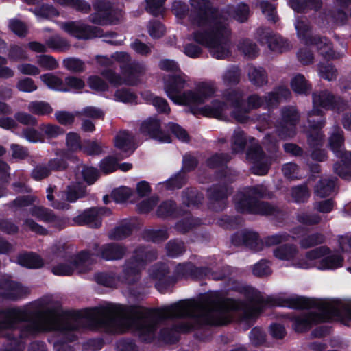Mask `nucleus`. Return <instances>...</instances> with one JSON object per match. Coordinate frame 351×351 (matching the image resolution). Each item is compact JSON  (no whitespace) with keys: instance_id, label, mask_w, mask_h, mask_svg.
Wrapping results in <instances>:
<instances>
[{"instance_id":"nucleus-1","label":"nucleus","mask_w":351,"mask_h":351,"mask_svg":"<svg viewBox=\"0 0 351 351\" xmlns=\"http://www.w3.org/2000/svg\"><path fill=\"white\" fill-rule=\"evenodd\" d=\"M191 4L189 21L194 30L193 39L207 47L215 58L228 57L231 47L229 22L232 18L240 23L246 21L250 15L248 5L240 3L219 10L208 0H191Z\"/></svg>"},{"instance_id":"nucleus-2","label":"nucleus","mask_w":351,"mask_h":351,"mask_svg":"<svg viewBox=\"0 0 351 351\" xmlns=\"http://www.w3.org/2000/svg\"><path fill=\"white\" fill-rule=\"evenodd\" d=\"M189 77L183 73L169 75L165 80L164 84L167 95L176 104L188 106L195 115L225 117L224 105L217 101L202 106L216 93L217 88L215 84L211 82H199L195 84L194 90L184 91V89L189 86Z\"/></svg>"},{"instance_id":"nucleus-3","label":"nucleus","mask_w":351,"mask_h":351,"mask_svg":"<svg viewBox=\"0 0 351 351\" xmlns=\"http://www.w3.org/2000/svg\"><path fill=\"white\" fill-rule=\"evenodd\" d=\"M288 302L291 308H309L293 319V328L297 332H302L312 324L328 322L335 317L351 319V302L318 301L302 297L289 298Z\"/></svg>"},{"instance_id":"nucleus-4","label":"nucleus","mask_w":351,"mask_h":351,"mask_svg":"<svg viewBox=\"0 0 351 351\" xmlns=\"http://www.w3.org/2000/svg\"><path fill=\"white\" fill-rule=\"evenodd\" d=\"M313 109L307 113V121L310 131L307 134L308 143L311 147H317L322 144L324 135L320 129L325 125L322 118V108L326 110H343L347 106L341 99H335L333 95L328 90H320L313 93Z\"/></svg>"},{"instance_id":"nucleus-5","label":"nucleus","mask_w":351,"mask_h":351,"mask_svg":"<svg viewBox=\"0 0 351 351\" xmlns=\"http://www.w3.org/2000/svg\"><path fill=\"white\" fill-rule=\"evenodd\" d=\"M112 58L114 63L121 64L122 76L111 69L104 70L101 74L110 84L114 86L122 84L134 86L140 82V77L144 75L146 70L144 64L138 62L130 63L131 57L125 51L114 53Z\"/></svg>"},{"instance_id":"nucleus-6","label":"nucleus","mask_w":351,"mask_h":351,"mask_svg":"<svg viewBox=\"0 0 351 351\" xmlns=\"http://www.w3.org/2000/svg\"><path fill=\"white\" fill-rule=\"evenodd\" d=\"M323 258L317 266L319 269H335L342 267L343 258L337 252L331 253L326 246H321L308 251L306 254V261L295 262L294 267L301 269H308L315 266L314 261Z\"/></svg>"},{"instance_id":"nucleus-7","label":"nucleus","mask_w":351,"mask_h":351,"mask_svg":"<svg viewBox=\"0 0 351 351\" xmlns=\"http://www.w3.org/2000/svg\"><path fill=\"white\" fill-rule=\"evenodd\" d=\"M156 252L152 250L141 247L136 248L124 265L121 280L128 284L135 282L138 278L140 271L147 263L156 259Z\"/></svg>"},{"instance_id":"nucleus-8","label":"nucleus","mask_w":351,"mask_h":351,"mask_svg":"<svg viewBox=\"0 0 351 351\" xmlns=\"http://www.w3.org/2000/svg\"><path fill=\"white\" fill-rule=\"evenodd\" d=\"M244 92L239 88L227 89L222 93L223 101L219 99L213 100L210 104L214 101H219L220 104L224 105L225 109L223 110L225 117L219 118L212 117L219 120L227 121L229 119L230 115L236 121L237 117L234 114L235 112L239 114L242 112L243 103H244Z\"/></svg>"},{"instance_id":"nucleus-9","label":"nucleus","mask_w":351,"mask_h":351,"mask_svg":"<svg viewBox=\"0 0 351 351\" xmlns=\"http://www.w3.org/2000/svg\"><path fill=\"white\" fill-rule=\"evenodd\" d=\"M94 13L90 16V21L97 25L113 23L121 17L120 10L114 8L105 0H97L93 3Z\"/></svg>"},{"instance_id":"nucleus-10","label":"nucleus","mask_w":351,"mask_h":351,"mask_svg":"<svg viewBox=\"0 0 351 351\" xmlns=\"http://www.w3.org/2000/svg\"><path fill=\"white\" fill-rule=\"evenodd\" d=\"M244 197L243 194H237L234 198L235 208L240 213L273 215L278 211L276 207L267 202L256 201L252 203L250 202L243 203V201L246 200Z\"/></svg>"},{"instance_id":"nucleus-11","label":"nucleus","mask_w":351,"mask_h":351,"mask_svg":"<svg viewBox=\"0 0 351 351\" xmlns=\"http://www.w3.org/2000/svg\"><path fill=\"white\" fill-rule=\"evenodd\" d=\"M89 253L83 252L75 260H67L66 263H60L52 267V272L56 276H70L75 271L80 273L87 271L89 268Z\"/></svg>"},{"instance_id":"nucleus-12","label":"nucleus","mask_w":351,"mask_h":351,"mask_svg":"<svg viewBox=\"0 0 351 351\" xmlns=\"http://www.w3.org/2000/svg\"><path fill=\"white\" fill-rule=\"evenodd\" d=\"M60 28L69 35L82 40L101 36V29L85 24L81 21H69L60 23Z\"/></svg>"},{"instance_id":"nucleus-13","label":"nucleus","mask_w":351,"mask_h":351,"mask_svg":"<svg viewBox=\"0 0 351 351\" xmlns=\"http://www.w3.org/2000/svg\"><path fill=\"white\" fill-rule=\"evenodd\" d=\"M300 119L296 108L287 106L281 110V121L277 127V133L280 138H291L295 134V125Z\"/></svg>"},{"instance_id":"nucleus-14","label":"nucleus","mask_w":351,"mask_h":351,"mask_svg":"<svg viewBox=\"0 0 351 351\" xmlns=\"http://www.w3.org/2000/svg\"><path fill=\"white\" fill-rule=\"evenodd\" d=\"M86 188L79 184H73L67 186L64 191L60 192L59 199L53 202L51 206L59 210L69 208L67 202L73 203L77 199L85 197Z\"/></svg>"},{"instance_id":"nucleus-15","label":"nucleus","mask_w":351,"mask_h":351,"mask_svg":"<svg viewBox=\"0 0 351 351\" xmlns=\"http://www.w3.org/2000/svg\"><path fill=\"white\" fill-rule=\"evenodd\" d=\"M257 34L260 42L267 43L269 48L274 51L282 53L289 50L292 47L287 39L274 34L269 29L260 28Z\"/></svg>"},{"instance_id":"nucleus-16","label":"nucleus","mask_w":351,"mask_h":351,"mask_svg":"<svg viewBox=\"0 0 351 351\" xmlns=\"http://www.w3.org/2000/svg\"><path fill=\"white\" fill-rule=\"evenodd\" d=\"M247 160L253 164L251 169L254 174L263 176L267 173L269 159L265 156L258 145L252 144L248 149Z\"/></svg>"},{"instance_id":"nucleus-17","label":"nucleus","mask_w":351,"mask_h":351,"mask_svg":"<svg viewBox=\"0 0 351 351\" xmlns=\"http://www.w3.org/2000/svg\"><path fill=\"white\" fill-rule=\"evenodd\" d=\"M110 213V210L106 208H93L74 217L73 221L75 225H86L91 228H98L101 223V217L108 215Z\"/></svg>"},{"instance_id":"nucleus-18","label":"nucleus","mask_w":351,"mask_h":351,"mask_svg":"<svg viewBox=\"0 0 351 351\" xmlns=\"http://www.w3.org/2000/svg\"><path fill=\"white\" fill-rule=\"evenodd\" d=\"M30 214L43 222L50 223L51 226L61 230L66 226L64 219L56 216L53 211L41 206H34L30 208Z\"/></svg>"},{"instance_id":"nucleus-19","label":"nucleus","mask_w":351,"mask_h":351,"mask_svg":"<svg viewBox=\"0 0 351 351\" xmlns=\"http://www.w3.org/2000/svg\"><path fill=\"white\" fill-rule=\"evenodd\" d=\"M29 293L28 288L14 281H5L0 285V298L16 300Z\"/></svg>"},{"instance_id":"nucleus-20","label":"nucleus","mask_w":351,"mask_h":351,"mask_svg":"<svg viewBox=\"0 0 351 351\" xmlns=\"http://www.w3.org/2000/svg\"><path fill=\"white\" fill-rule=\"evenodd\" d=\"M140 130L143 134L149 136L160 143L171 142V136L160 130V123L155 119L150 118L145 121L141 124Z\"/></svg>"},{"instance_id":"nucleus-21","label":"nucleus","mask_w":351,"mask_h":351,"mask_svg":"<svg viewBox=\"0 0 351 351\" xmlns=\"http://www.w3.org/2000/svg\"><path fill=\"white\" fill-rule=\"evenodd\" d=\"M266 103V95L261 97L256 94H254L247 97V101L244 100L242 112L239 114L237 111L234 112L237 117V121L244 123L249 120V112L261 107L263 104Z\"/></svg>"},{"instance_id":"nucleus-22","label":"nucleus","mask_w":351,"mask_h":351,"mask_svg":"<svg viewBox=\"0 0 351 351\" xmlns=\"http://www.w3.org/2000/svg\"><path fill=\"white\" fill-rule=\"evenodd\" d=\"M230 193L226 186H215L208 191V195L210 201L211 207L215 210H223L226 205V198Z\"/></svg>"},{"instance_id":"nucleus-23","label":"nucleus","mask_w":351,"mask_h":351,"mask_svg":"<svg viewBox=\"0 0 351 351\" xmlns=\"http://www.w3.org/2000/svg\"><path fill=\"white\" fill-rule=\"evenodd\" d=\"M299 250L298 247L293 244H285L279 245L273 250V254L275 258L280 261H293L292 265L295 262H302L306 261V257L300 260H295Z\"/></svg>"},{"instance_id":"nucleus-24","label":"nucleus","mask_w":351,"mask_h":351,"mask_svg":"<svg viewBox=\"0 0 351 351\" xmlns=\"http://www.w3.org/2000/svg\"><path fill=\"white\" fill-rule=\"evenodd\" d=\"M101 256L106 261L121 259L127 252V248L119 243H108L101 247Z\"/></svg>"},{"instance_id":"nucleus-25","label":"nucleus","mask_w":351,"mask_h":351,"mask_svg":"<svg viewBox=\"0 0 351 351\" xmlns=\"http://www.w3.org/2000/svg\"><path fill=\"white\" fill-rule=\"evenodd\" d=\"M175 273L178 278H186L189 276L202 278L208 276L210 271L208 268H196L191 263H184L178 265Z\"/></svg>"},{"instance_id":"nucleus-26","label":"nucleus","mask_w":351,"mask_h":351,"mask_svg":"<svg viewBox=\"0 0 351 351\" xmlns=\"http://www.w3.org/2000/svg\"><path fill=\"white\" fill-rule=\"evenodd\" d=\"M116 147L127 154L133 152L135 149L134 136L127 130L120 131L117 134L114 139Z\"/></svg>"},{"instance_id":"nucleus-27","label":"nucleus","mask_w":351,"mask_h":351,"mask_svg":"<svg viewBox=\"0 0 351 351\" xmlns=\"http://www.w3.org/2000/svg\"><path fill=\"white\" fill-rule=\"evenodd\" d=\"M237 194H243L246 200L243 203L247 202H253L257 201V198L266 197L270 196L267 188L263 185H258L254 187H248L244 189L243 191H239Z\"/></svg>"},{"instance_id":"nucleus-28","label":"nucleus","mask_w":351,"mask_h":351,"mask_svg":"<svg viewBox=\"0 0 351 351\" xmlns=\"http://www.w3.org/2000/svg\"><path fill=\"white\" fill-rule=\"evenodd\" d=\"M290 86L294 93L300 95L308 94L312 88L310 82L304 75L300 73H297L292 77Z\"/></svg>"},{"instance_id":"nucleus-29","label":"nucleus","mask_w":351,"mask_h":351,"mask_svg":"<svg viewBox=\"0 0 351 351\" xmlns=\"http://www.w3.org/2000/svg\"><path fill=\"white\" fill-rule=\"evenodd\" d=\"M243 244L254 252L264 249V243L259 239L258 234L253 231H245L241 234Z\"/></svg>"},{"instance_id":"nucleus-30","label":"nucleus","mask_w":351,"mask_h":351,"mask_svg":"<svg viewBox=\"0 0 351 351\" xmlns=\"http://www.w3.org/2000/svg\"><path fill=\"white\" fill-rule=\"evenodd\" d=\"M248 77L250 82L257 87L263 86L268 82L267 74L261 67L250 66L248 68Z\"/></svg>"},{"instance_id":"nucleus-31","label":"nucleus","mask_w":351,"mask_h":351,"mask_svg":"<svg viewBox=\"0 0 351 351\" xmlns=\"http://www.w3.org/2000/svg\"><path fill=\"white\" fill-rule=\"evenodd\" d=\"M298 36L304 41L306 45L311 44L313 37L311 28L306 19H298L295 24Z\"/></svg>"},{"instance_id":"nucleus-32","label":"nucleus","mask_w":351,"mask_h":351,"mask_svg":"<svg viewBox=\"0 0 351 351\" xmlns=\"http://www.w3.org/2000/svg\"><path fill=\"white\" fill-rule=\"evenodd\" d=\"M169 271L165 265L156 266L150 271L151 277L158 280L156 287L160 292H163L167 287L165 283L167 280V275Z\"/></svg>"},{"instance_id":"nucleus-33","label":"nucleus","mask_w":351,"mask_h":351,"mask_svg":"<svg viewBox=\"0 0 351 351\" xmlns=\"http://www.w3.org/2000/svg\"><path fill=\"white\" fill-rule=\"evenodd\" d=\"M291 93L289 89L285 86H280L275 90L270 92L266 95V104L268 106H274L282 100L291 97Z\"/></svg>"},{"instance_id":"nucleus-34","label":"nucleus","mask_w":351,"mask_h":351,"mask_svg":"<svg viewBox=\"0 0 351 351\" xmlns=\"http://www.w3.org/2000/svg\"><path fill=\"white\" fill-rule=\"evenodd\" d=\"M308 45H315L319 51L320 54L325 58H335V53L332 50L331 43L326 38L314 36L312 43Z\"/></svg>"},{"instance_id":"nucleus-35","label":"nucleus","mask_w":351,"mask_h":351,"mask_svg":"<svg viewBox=\"0 0 351 351\" xmlns=\"http://www.w3.org/2000/svg\"><path fill=\"white\" fill-rule=\"evenodd\" d=\"M308 45H315L319 51L320 54L325 58H335V53L332 50L331 43L326 38L314 36L312 43Z\"/></svg>"},{"instance_id":"nucleus-36","label":"nucleus","mask_w":351,"mask_h":351,"mask_svg":"<svg viewBox=\"0 0 351 351\" xmlns=\"http://www.w3.org/2000/svg\"><path fill=\"white\" fill-rule=\"evenodd\" d=\"M40 78L51 89L63 92L69 90V88L64 84V82L53 73L43 74L40 75Z\"/></svg>"},{"instance_id":"nucleus-37","label":"nucleus","mask_w":351,"mask_h":351,"mask_svg":"<svg viewBox=\"0 0 351 351\" xmlns=\"http://www.w3.org/2000/svg\"><path fill=\"white\" fill-rule=\"evenodd\" d=\"M17 261L19 265L29 269H38L43 265L42 258L34 253L21 254Z\"/></svg>"},{"instance_id":"nucleus-38","label":"nucleus","mask_w":351,"mask_h":351,"mask_svg":"<svg viewBox=\"0 0 351 351\" xmlns=\"http://www.w3.org/2000/svg\"><path fill=\"white\" fill-rule=\"evenodd\" d=\"M335 186L334 178H325L322 179L315 187V193L319 197H325L331 194Z\"/></svg>"},{"instance_id":"nucleus-39","label":"nucleus","mask_w":351,"mask_h":351,"mask_svg":"<svg viewBox=\"0 0 351 351\" xmlns=\"http://www.w3.org/2000/svg\"><path fill=\"white\" fill-rule=\"evenodd\" d=\"M133 228L134 226L130 220H124L112 230L110 237L112 239H123L132 233Z\"/></svg>"},{"instance_id":"nucleus-40","label":"nucleus","mask_w":351,"mask_h":351,"mask_svg":"<svg viewBox=\"0 0 351 351\" xmlns=\"http://www.w3.org/2000/svg\"><path fill=\"white\" fill-rule=\"evenodd\" d=\"M27 109L31 113L38 116L49 115L53 112V108L51 105L43 101H34L29 102Z\"/></svg>"},{"instance_id":"nucleus-41","label":"nucleus","mask_w":351,"mask_h":351,"mask_svg":"<svg viewBox=\"0 0 351 351\" xmlns=\"http://www.w3.org/2000/svg\"><path fill=\"white\" fill-rule=\"evenodd\" d=\"M247 138L244 132L240 129L234 131L231 138V148L233 153H241L244 150Z\"/></svg>"},{"instance_id":"nucleus-42","label":"nucleus","mask_w":351,"mask_h":351,"mask_svg":"<svg viewBox=\"0 0 351 351\" xmlns=\"http://www.w3.org/2000/svg\"><path fill=\"white\" fill-rule=\"evenodd\" d=\"M343 141V131L339 128H335L329 138V145L336 156H339V154H341Z\"/></svg>"},{"instance_id":"nucleus-43","label":"nucleus","mask_w":351,"mask_h":351,"mask_svg":"<svg viewBox=\"0 0 351 351\" xmlns=\"http://www.w3.org/2000/svg\"><path fill=\"white\" fill-rule=\"evenodd\" d=\"M322 4L320 0H303L302 3L297 0H290L291 7L298 12H304L307 8L317 10L321 8Z\"/></svg>"},{"instance_id":"nucleus-44","label":"nucleus","mask_w":351,"mask_h":351,"mask_svg":"<svg viewBox=\"0 0 351 351\" xmlns=\"http://www.w3.org/2000/svg\"><path fill=\"white\" fill-rule=\"evenodd\" d=\"M39 129L44 138L52 139L64 134V130L60 126L51 123H42Z\"/></svg>"},{"instance_id":"nucleus-45","label":"nucleus","mask_w":351,"mask_h":351,"mask_svg":"<svg viewBox=\"0 0 351 351\" xmlns=\"http://www.w3.org/2000/svg\"><path fill=\"white\" fill-rule=\"evenodd\" d=\"M310 191L306 185H298L292 187L290 195L296 203L306 202L310 197Z\"/></svg>"},{"instance_id":"nucleus-46","label":"nucleus","mask_w":351,"mask_h":351,"mask_svg":"<svg viewBox=\"0 0 351 351\" xmlns=\"http://www.w3.org/2000/svg\"><path fill=\"white\" fill-rule=\"evenodd\" d=\"M65 144L67 150L71 152H77L83 148L80 136L74 132H69L66 134Z\"/></svg>"},{"instance_id":"nucleus-47","label":"nucleus","mask_w":351,"mask_h":351,"mask_svg":"<svg viewBox=\"0 0 351 351\" xmlns=\"http://www.w3.org/2000/svg\"><path fill=\"white\" fill-rule=\"evenodd\" d=\"M238 49L245 56L250 58L256 57L258 54V48L255 43L248 39H243L238 44Z\"/></svg>"},{"instance_id":"nucleus-48","label":"nucleus","mask_w":351,"mask_h":351,"mask_svg":"<svg viewBox=\"0 0 351 351\" xmlns=\"http://www.w3.org/2000/svg\"><path fill=\"white\" fill-rule=\"evenodd\" d=\"M325 241V237L321 233L308 235L300 241L302 248L307 249L322 244Z\"/></svg>"},{"instance_id":"nucleus-49","label":"nucleus","mask_w":351,"mask_h":351,"mask_svg":"<svg viewBox=\"0 0 351 351\" xmlns=\"http://www.w3.org/2000/svg\"><path fill=\"white\" fill-rule=\"evenodd\" d=\"M47 45L48 48L59 51H66L70 47L69 42L58 35H55L47 39Z\"/></svg>"},{"instance_id":"nucleus-50","label":"nucleus","mask_w":351,"mask_h":351,"mask_svg":"<svg viewBox=\"0 0 351 351\" xmlns=\"http://www.w3.org/2000/svg\"><path fill=\"white\" fill-rule=\"evenodd\" d=\"M202 195L195 190L187 189L182 193V202L188 206L197 205L202 202Z\"/></svg>"},{"instance_id":"nucleus-51","label":"nucleus","mask_w":351,"mask_h":351,"mask_svg":"<svg viewBox=\"0 0 351 351\" xmlns=\"http://www.w3.org/2000/svg\"><path fill=\"white\" fill-rule=\"evenodd\" d=\"M38 65L44 70H54L59 66L58 62L50 55H40L36 56Z\"/></svg>"},{"instance_id":"nucleus-52","label":"nucleus","mask_w":351,"mask_h":351,"mask_svg":"<svg viewBox=\"0 0 351 351\" xmlns=\"http://www.w3.org/2000/svg\"><path fill=\"white\" fill-rule=\"evenodd\" d=\"M241 73L236 66L228 69L222 75L223 82L226 85L237 84L239 82Z\"/></svg>"},{"instance_id":"nucleus-53","label":"nucleus","mask_w":351,"mask_h":351,"mask_svg":"<svg viewBox=\"0 0 351 351\" xmlns=\"http://www.w3.org/2000/svg\"><path fill=\"white\" fill-rule=\"evenodd\" d=\"M112 197L117 202H123L128 199H130V202L134 200L132 198L134 194L132 190L126 186H121L114 189L112 193Z\"/></svg>"},{"instance_id":"nucleus-54","label":"nucleus","mask_w":351,"mask_h":351,"mask_svg":"<svg viewBox=\"0 0 351 351\" xmlns=\"http://www.w3.org/2000/svg\"><path fill=\"white\" fill-rule=\"evenodd\" d=\"M21 136L28 142L32 143L45 142V138L41 134V132H39L33 128H27L23 130Z\"/></svg>"},{"instance_id":"nucleus-55","label":"nucleus","mask_w":351,"mask_h":351,"mask_svg":"<svg viewBox=\"0 0 351 351\" xmlns=\"http://www.w3.org/2000/svg\"><path fill=\"white\" fill-rule=\"evenodd\" d=\"M318 71L321 77L328 81L335 80L337 75V70L329 63L319 64Z\"/></svg>"},{"instance_id":"nucleus-56","label":"nucleus","mask_w":351,"mask_h":351,"mask_svg":"<svg viewBox=\"0 0 351 351\" xmlns=\"http://www.w3.org/2000/svg\"><path fill=\"white\" fill-rule=\"evenodd\" d=\"M270 262L267 260H261L253 267V274L258 276L263 277L269 276L271 274L272 271L270 267Z\"/></svg>"},{"instance_id":"nucleus-57","label":"nucleus","mask_w":351,"mask_h":351,"mask_svg":"<svg viewBox=\"0 0 351 351\" xmlns=\"http://www.w3.org/2000/svg\"><path fill=\"white\" fill-rule=\"evenodd\" d=\"M144 237L154 242H159L167 239L169 234L166 228L147 230L144 233Z\"/></svg>"},{"instance_id":"nucleus-58","label":"nucleus","mask_w":351,"mask_h":351,"mask_svg":"<svg viewBox=\"0 0 351 351\" xmlns=\"http://www.w3.org/2000/svg\"><path fill=\"white\" fill-rule=\"evenodd\" d=\"M167 254L171 257H176L185 251L184 244L180 241H170L167 245Z\"/></svg>"},{"instance_id":"nucleus-59","label":"nucleus","mask_w":351,"mask_h":351,"mask_svg":"<svg viewBox=\"0 0 351 351\" xmlns=\"http://www.w3.org/2000/svg\"><path fill=\"white\" fill-rule=\"evenodd\" d=\"M297 220L302 224L311 226L319 223L322 221V217L316 213L309 214L302 212L298 214Z\"/></svg>"},{"instance_id":"nucleus-60","label":"nucleus","mask_w":351,"mask_h":351,"mask_svg":"<svg viewBox=\"0 0 351 351\" xmlns=\"http://www.w3.org/2000/svg\"><path fill=\"white\" fill-rule=\"evenodd\" d=\"M165 1L166 0H146V10L153 16H159L164 12V3Z\"/></svg>"},{"instance_id":"nucleus-61","label":"nucleus","mask_w":351,"mask_h":351,"mask_svg":"<svg viewBox=\"0 0 351 351\" xmlns=\"http://www.w3.org/2000/svg\"><path fill=\"white\" fill-rule=\"evenodd\" d=\"M33 12L36 16L42 19H47L58 15V11L51 5H43L40 7L36 8L33 10Z\"/></svg>"},{"instance_id":"nucleus-62","label":"nucleus","mask_w":351,"mask_h":351,"mask_svg":"<svg viewBox=\"0 0 351 351\" xmlns=\"http://www.w3.org/2000/svg\"><path fill=\"white\" fill-rule=\"evenodd\" d=\"M16 87L18 90L24 93H32L37 90L38 87L35 84L34 81L28 77L20 79L16 84Z\"/></svg>"},{"instance_id":"nucleus-63","label":"nucleus","mask_w":351,"mask_h":351,"mask_svg":"<svg viewBox=\"0 0 351 351\" xmlns=\"http://www.w3.org/2000/svg\"><path fill=\"white\" fill-rule=\"evenodd\" d=\"M115 100L123 103H133L136 99V95L128 88L118 89L114 94Z\"/></svg>"},{"instance_id":"nucleus-64","label":"nucleus","mask_w":351,"mask_h":351,"mask_svg":"<svg viewBox=\"0 0 351 351\" xmlns=\"http://www.w3.org/2000/svg\"><path fill=\"white\" fill-rule=\"evenodd\" d=\"M88 86L95 91H106L108 89V84L97 75L90 76L88 79Z\"/></svg>"}]
</instances>
